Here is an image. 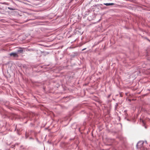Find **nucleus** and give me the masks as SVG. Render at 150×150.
<instances>
[{"label":"nucleus","instance_id":"nucleus-1","mask_svg":"<svg viewBox=\"0 0 150 150\" xmlns=\"http://www.w3.org/2000/svg\"><path fill=\"white\" fill-rule=\"evenodd\" d=\"M144 142L142 141L139 142L137 145V148L140 150L143 149V145Z\"/></svg>","mask_w":150,"mask_h":150},{"label":"nucleus","instance_id":"nucleus-2","mask_svg":"<svg viewBox=\"0 0 150 150\" xmlns=\"http://www.w3.org/2000/svg\"><path fill=\"white\" fill-rule=\"evenodd\" d=\"M10 56H13L14 57H18V53L16 52H12L9 54Z\"/></svg>","mask_w":150,"mask_h":150},{"label":"nucleus","instance_id":"nucleus-3","mask_svg":"<svg viewBox=\"0 0 150 150\" xmlns=\"http://www.w3.org/2000/svg\"><path fill=\"white\" fill-rule=\"evenodd\" d=\"M104 4L107 6H109V5H113L114 4L112 3H104Z\"/></svg>","mask_w":150,"mask_h":150},{"label":"nucleus","instance_id":"nucleus-4","mask_svg":"<svg viewBox=\"0 0 150 150\" xmlns=\"http://www.w3.org/2000/svg\"><path fill=\"white\" fill-rule=\"evenodd\" d=\"M23 52V50H22V49L18 50L17 51V53H22Z\"/></svg>","mask_w":150,"mask_h":150},{"label":"nucleus","instance_id":"nucleus-5","mask_svg":"<svg viewBox=\"0 0 150 150\" xmlns=\"http://www.w3.org/2000/svg\"><path fill=\"white\" fill-rule=\"evenodd\" d=\"M86 49V48H84V49H83L82 50V51H83V50H85Z\"/></svg>","mask_w":150,"mask_h":150}]
</instances>
